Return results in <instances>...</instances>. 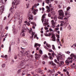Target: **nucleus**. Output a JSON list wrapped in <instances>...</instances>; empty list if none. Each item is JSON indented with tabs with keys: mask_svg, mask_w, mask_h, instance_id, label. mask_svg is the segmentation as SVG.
Returning <instances> with one entry per match:
<instances>
[{
	"mask_svg": "<svg viewBox=\"0 0 76 76\" xmlns=\"http://www.w3.org/2000/svg\"><path fill=\"white\" fill-rule=\"evenodd\" d=\"M36 72H39V73H41V72L42 71L41 70V69H37L36 70Z\"/></svg>",
	"mask_w": 76,
	"mask_h": 76,
	"instance_id": "obj_25",
	"label": "nucleus"
},
{
	"mask_svg": "<svg viewBox=\"0 0 76 76\" xmlns=\"http://www.w3.org/2000/svg\"><path fill=\"white\" fill-rule=\"evenodd\" d=\"M49 7H52V5L51 4H50L49 5Z\"/></svg>",
	"mask_w": 76,
	"mask_h": 76,
	"instance_id": "obj_60",
	"label": "nucleus"
},
{
	"mask_svg": "<svg viewBox=\"0 0 76 76\" xmlns=\"http://www.w3.org/2000/svg\"><path fill=\"white\" fill-rule=\"evenodd\" d=\"M70 57H71V58H67L68 60H72L73 59V57H75V55H74V54L72 53L70 56Z\"/></svg>",
	"mask_w": 76,
	"mask_h": 76,
	"instance_id": "obj_12",
	"label": "nucleus"
},
{
	"mask_svg": "<svg viewBox=\"0 0 76 76\" xmlns=\"http://www.w3.org/2000/svg\"><path fill=\"white\" fill-rule=\"evenodd\" d=\"M54 70H49L48 71V73H50V75L51 76V75H52V74H53V73L54 72Z\"/></svg>",
	"mask_w": 76,
	"mask_h": 76,
	"instance_id": "obj_19",
	"label": "nucleus"
},
{
	"mask_svg": "<svg viewBox=\"0 0 76 76\" xmlns=\"http://www.w3.org/2000/svg\"><path fill=\"white\" fill-rule=\"evenodd\" d=\"M72 60H71V61H68V60H66V61H65V63H66V64L67 65H69V63H72Z\"/></svg>",
	"mask_w": 76,
	"mask_h": 76,
	"instance_id": "obj_18",
	"label": "nucleus"
},
{
	"mask_svg": "<svg viewBox=\"0 0 76 76\" xmlns=\"http://www.w3.org/2000/svg\"><path fill=\"white\" fill-rule=\"evenodd\" d=\"M29 20H33V18L32 17H33V15H29Z\"/></svg>",
	"mask_w": 76,
	"mask_h": 76,
	"instance_id": "obj_23",
	"label": "nucleus"
},
{
	"mask_svg": "<svg viewBox=\"0 0 76 76\" xmlns=\"http://www.w3.org/2000/svg\"><path fill=\"white\" fill-rule=\"evenodd\" d=\"M12 27L13 28V30H12L13 31V33L14 35H16V34H17L18 32V31L16 29H14V28H13V26H12Z\"/></svg>",
	"mask_w": 76,
	"mask_h": 76,
	"instance_id": "obj_14",
	"label": "nucleus"
},
{
	"mask_svg": "<svg viewBox=\"0 0 76 76\" xmlns=\"http://www.w3.org/2000/svg\"><path fill=\"white\" fill-rule=\"evenodd\" d=\"M48 58V57L47 56L46 54H45L43 56L42 59L43 60H47Z\"/></svg>",
	"mask_w": 76,
	"mask_h": 76,
	"instance_id": "obj_10",
	"label": "nucleus"
},
{
	"mask_svg": "<svg viewBox=\"0 0 76 76\" xmlns=\"http://www.w3.org/2000/svg\"><path fill=\"white\" fill-rule=\"evenodd\" d=\"M21 18H20V16H19V15L18 16V20H19V23H21V22H22V17H21Z\"/></svg>",
	"mask_w": 76,
	"mask_h": 76,
	"instance_id": "obj_16",
	"label": "nucleus"
},
{
	"mask_svg": "<svg viewBox=\"0 0 76 76\" xmlns=\"http://www.w3.org/2000/svg\"><path fill=\"white\" fill-rule=\"evenodd\" d=\"M24 23H26V24H27V25H28V26H29L30 25V23H29V22L27 21H25Z\"/></svg>",
	"mask_w": 76,
	"mask_h": 76,
	"instance_id": "obj_27",
	"label": "nucleus"
},
{
	"mask_svg": "<svg viewBox=\"0 0 76 76\" xmlns=\"http://www.w3.org/2000/svg\"><path fill=\"white\" fill-rule=\"evenodd\" d=\"M64 20H65V21L66 22H67V21H68V20H69V19H68L67 18H64Z\"/></svg>",
	"mask_w": 76,
	"mask_h": 76,
	"instance_id": "obj_35",
	"label": "nucleus"
},
{
	"mask_svg": "<svg viewBox=\"0 0 76 76\" xmlns=\"http://www.w3.org/2000/svg\"><path fill=\"white\" fill-rule=\"evenodd\" d=\"M24 32H25V29L23 28H22V30L21 31V32L20 33V35L21 36V37H25V33H24Z\"/></svg>",
	"mask_w": 76,
	"mask_h": 76,
	"instance_id": "obj_8",
	"label": "nucleus"
},
{
	"mask_svg": "<svg viewBox=\"0 0 76 76\" xmlns=\"http://www.w3.org/2000/svg\"><path fill=\"white\" fill-rule=\"evenodd\" d=\"M44 29H45V30H47V29H48V27H47L45 26L44 27Z\"/></svg>",
	"mask_w": 76,
	"mask_h": 76,
	"instance_id": "obj_48",
	"label": "nucleus"
},
{
	"mask_svg": "<svg viewBox=\"0 0 76 76\" xmlns=\"http://www.w3.org/2000/svg\"><path fill=\"white\" fill-rule=\"evenodd\" d=\"M54 55H56V54L53 53L52 54V56L53 57H54Z\"/></svg>",
	"mask_w": 76,
	"mask_h": 76,
	"instance_id": "obj_43",
	"label": "nucleus"
},
{
	"mask_svg": "<svg viewBox=\"0 0 76 76\" xmlns=\"http://www.w3.org/2000/svg\"><path fill=\"white\" fill-rule=\"evenodd\" d=\"M54 0H45V2L48 4H49V3H50L51 1H53Z\"/></svg>",
	"mask_w": 76,
	"mask_h": 76,
	"instance_id": "obj_17",
	"label": "nucleus"
},
{
	"mask_svg": "<svg viewBox=\"0 0 76 76\" xmlns=\"http://www.w3.org/2000/svg\"><path fill=\"white\" fill-rule=\"evenodd\" d=\"M54 61L55 63H57V64L58 63V62H57V61L56 59H55Z\"/></svg>",
	"mask_w": 76,
	"mask_h": 76,
	"instance_id": "obj_44",
	"label": "nucleus"
},
{
	"mask_svg": "<svg viewBox=\"0 0 76 76\" xmlns=\"http://www.w3.org/2000/svg\"><path fill=\"white\" fill-rule=\"evenodd\" d=\"M4 6H2L1 7H0V12H1V13H2L3 11H4Z\"/></svg>",
	"mask_w": 76,
	"mask_h": 76,
	"instance_id": "obj_13",
	"label": "nucleus"
},
{
	"mask_svg": "<svg viewBox=\"0 0 76 76\" xmlns=\"http://www.w3.org/2000/svg\"><path fill=\"white\" fill-rule=\"evenodd\" d=\"M23 66V62H21L18 64V67L19 69L21 67H22Z\"/></svg>",
	"mask_w": 76,
	"mask_h": 76,
	"instance_id": "obj_9",
	"label": "nucleus"
},
{
	"mask_svg": "<svg viewBox=\"0 0 76 76\" xmlns=\"http://www.w3.org/2000/svg\"><path fill=\"white\" fill-rule=\"evenodd\" d=\"M20 72H21V69H18V73H20Z\"/></svg>",
	"mask_w": 76,
	"mask_h": 76,
	"instance_id": "obj_39",
	"label": "nucleus"
},
{
	"mask_svg": "<svg viewBox=\"0 0 76 76\" xmlns=\"http://www.w3.org/2000/svg\"><path fill=\"white\" fill-rule=\"evenodd\" d=\"M66 73L67 75H68L69 73V71H66Z\"/></svg>",
	"mask_w": 76,
	"mask_h": 76,
	"instance_id": "obj_62",
	"label": "nucleus"
},
{
	"mask_svg": "<svg viewBox=\"0 0 76 76\" xmlns=\"http://www.w3.org/2000/svg\"><path fill=\"white\" fill-rule=\"evenodd\" d=\"M64 64V62H63V61H61L60 64V66H61V65H63Z\"/></svg>",
	"mask_w": 76,
	"mask_h": 76,
	"instance_id": "obj_29",
	"label": "nucleus"
},
{
	"mask_svg": "<svg viewBox=\"0 0 76 76\" xmlns=\"http://www.w3.org/2000/svg\"><path fill=\"white\" fill-rule=\"evenodd\" d=\"M0 3H1L3 4L4 3L3 0H0Z\"/></svg>",
	"mask_w": 76,
	"mask_h": 76,
	"instance_id": "obj_42",
	"label": "nucleus"
},
{
	"mask_svg": "<svg viewBox=\"0 0 76 76\" xmlns=\"http://www.w3.org/2000/svg\"><path fill=\"white\" fill-rule=\"evenodd\" d=\"M61 23L63 24V23H64V21H61Z\"/></svg>",
	"mask_w": 76,
	"mask_h": 76,
	"instance_id": "obj_61",
	"label": "nucleus"
},
{
	"mask_svg": "<svg viewBox=\"0 0 76 76\" xmlns=\"http://www.w3.org/2000/svg\"><path fill=\"white\" fill-rule=\"evenodd\" d=\"M16 18H15L14 19V22H15V21H16Z\"/></svg>",
	"mask_w": 76,
	"mask_h": 76,
	"instance_id": "obj_64",
	"label": "nucleus"
},
{
	"mask_svg": "<svg viewBox=\"0 0 76 76\" xmlns=\"http://www.w3.org/2000/svg\"><path fill=\"white\" fill-rule=\"evenodd\" d=\"M22 45H24V46H26L27 45V42H26V41H24L22 43Z\"/></svg>",
	"mask_w": 76,
	"mask_h": 76,
	"instance_id": "obj_21",
	"label": "nucleus"
},
{
	"mask_svg": "<svg viewBox=\"0 0 76 76\" xmlns=\"http://www.w3.org/2000/svg\"><path fill=\"white\" fill-rule=\"evenodd\" d=\"M70 8H71L70 7H69L67 8L66 12H67V11H69V10H70Z\"/></svg>",
	"mask_w": 76,
	"mask_h": 76,
	"instance_id": "obj_33",
	"label": "nucleus"
},
{
	"mask_svg": "<svg viewBox=\"0 0 76 76\" xmlns=\"http://www.w3.org/2000/svg\"><path fill=\"white\" fill-rule=\"evenodd\" d=\"M58 12L59 13V16L58 17V18L59 19H61V20H62V19H63V18L64 17V12L62 10H59L58 11Z\"/></svg>",
	"mask_w": 76,
	"mask_h": 76,
	"instance_id": "obj_2",
	"label": "nucleus"
},
{
	"mask_svg": "<svg viewBox=\"0 0 76 76\" xmlns=\"http://www.w3.org/2000/svg\"><path fill=\"white\" fill-rule=\"evenodd\" d=\"M52 28H54L56 26H55V25H54V24H52Z\"/></svg>",
	"mask_w": 76,
	"mask_h": 76,
	"instance_id": "obj_46",
	"label": "nucleus"
},
{
	"mask_svg": "<svg viewBox=\"0 0 76 76\" xmlns=\"http://www.w3.org/2000/svg\"><path fill=\"white\" fill-rule=\"evenodd\" d=\"M65 14V15L66 16H67V18H69V17H70V13H68L67 11H66Z\"/></svg>",
	"mask_w": 76,
	"mask_h": 76,
	"instance_id": "obj_15",
	"label": "nucleus"
},
{
	"mask_svg": "<svg viewBox=\"0 0 76 76\" xmlns=\"http://www.w3.org/2000/svg\"><path fill=\"white\" fill-rule=\"evenodd\" d=\"M46 9H50V7L48 6H46Z\"/></svg>",
	"mask_w": 76,
	"mask_h": 76,
	"instance_id": "obj_45",
	"label": "nucleus"
},
{
	"mask_svg": "<svg viewBox=\"0 0 76 76\" xmlns=\"http://www.w3.org/2000/svg\"><path fill=\"white\" fill-rule=\"evenodd\" d=\"M51 24H52V25H55V23H54V20H52L51 21Z\"/></svg>",
	"mask_w": 76,
	"mask_h": 76,
	"instance_id": "obj_34",
	"label": "nucleus"
},
{
	"mask_svg": "<svg viewBox=\"0 0 76 76\" xmlns=\"http://www.w3.org/2000/svg\"><path fill=\"white\" fill-rule=\"evenodd\" d=\"M48 51L49 52H53V50L51 49H49Z\"/></svg>",
	"mask_w": 76,
	"mask_h": 76,
	"instance_id": "obj_47",
	"label": "nucleus"
},
{
	"mask_svg": "<svg viewBox=\"0 0 76 76\" xmlns=\"http://www.w3.org/2000/svg\"><path fill=\"white\" fill-rule=\"evenodd\" d=\"M26 30L27 31H29V33H31V32H32V29L31 28H30V30H29L28 28H27Z\"/></svg>",
	"mask_w": 76,
	"mask_h": 76,
	"instance_id": "obj_22",
	"label": "nucleus"
},
{
	"mask_svg": "<svg viewBox=\"0 0 76 76\" xmlns=\"http://www.w3.org/2000/svg\"><path fill=\"white\" fill-rule=\"evenodd\" d=\"M35 34V32H34L33 31L32 32V33H31L32 36L31 37V38L32 40L33 39H32V38H33V37L34 35V34Z\"/></svg>",
	"mask_w": 76,
	"mask_h": 76,
	"instance_id": "obj_26",
	"label": "nucleus"
},
{
	"mask_svg": "<svg viewBox=\"0 0 76 76\" xmlns=\"http://www.w3.org/2000/svg\"><path fill=\"white\" fill-rule=\"evenodd\" d=\"M25 55H26L27 57H32V55L31 54V53L27 51L25 53Z\"/></svg>",
	"mask_w": 76,
	"mask_h": 76,
	"instance_id": "obj_5",
	"label": "nucleus"
},
{
	"mask_svg": "<svg viewBox=\"0 0 76 76\" xmlns=\"http://www.w3.org/2000/svg\"><path fill=\"white\" fill-rule=\"evenodd\" d=\"M51 38L52 39V41H56V37L54 36H52Z\"/></svg>",
	"mask_w": 76,
	"mask_h": 76,
	"instance_id": "obj_20",
	"label": "nucleus"
},
{
	"mask_svg": "<svg viewBox=\"0 0 76 76\" xmlns=\"http://www.w3.org/2000/svg\"><path fill=\"white\" fill-rule=\"evenodd\" d=\"M11 51V46L10 45L9 48V53H10Z\"/></svg>",
	"mask_w": 76,
	"mask_h": 76,
	"instance_id": "obj_41",
	"label": "nucleus"
},
{
	"mask_svg": "<svg viewBox=\"0 0 76 76\" xmlns=\"http://www.w3.org/2000/svg\"><path fill=\"white\" fill-rule=\"evenodd\" d=\"M42 64H45V61H43L42 62Z\"/></svg>",
	"mask_w": 76,
	"mask_h": 76,
	"instance_id": "obj_55",
	"label": "nucleus"
},
{
	"mask_svg": "<svg viewBox=\"0 0 76 76\" xmlns=\"http://www.w3.org/2000/svg\"><path fill=\"white\" fill-rule=\"evenodd\" d=\"M7 35H8V34L7 33L5 36V38H6Z\"/></svg>",
	"mask_w": 76,
	"mask_h": 76,
	"instance_id": "obj_52",
	"label": "nucleus"
},
{
	"mask_svg": "<svg viewBox=\"0 0 76 76\" xmlns=\"http://www.w3.org/2000/svg\"><path fill=\"white\" fill-rule=\"evenodd\" d=\"M52 49L54 50H55L56 49L55 48V46H54V45H52Z\"/></svg>",
	"mask_w": 76,
	"mask_h": 76,
	"instance_id": "obj_36",
	"label": "nucleus"
},
{
	"mask_svg": "<svg viewBox=\"0 0 76 76\" xmlns=\"http://www.w3.org/2000/svg\"><path fill=\"white\" fill-rule=\"evenodd\" d=\"M61 54H58V56H57V58L58 60V61H59V60H60V58H61V59H63V58H61Z\"/></svg>",
	"mask_w": 76,
	"mask_h": 76,
	"instance_id": "obj_11",
	"label": "nucleus"
},
{
	"mask_svg": "<svg viewBox=\"0 0 76 76\" xmlns=\"http://www.w3.org/2000/svg\"><path fill=\"white\" fill-rule=\"evenodd\" d=\"M57 16L56 15L54 17V19L55 20H57Z\"/></svg>",
	"mask_w": 76,
	"mask_h": 76,
	"instance_id": "obj_37",
	"label": "nucleus"
},
{
	"mask_svg": "<svg viewBox=\"0 0 76 76\" xmlns=\"http://www.w3.org/2000/svg\"><path fill=\"white\" fill-rule=\"evenodd\" d=\"M56 41L58 42H59L60 41V39H56Z\"/></svg>",
	"mask_w": 76,
	"mask_h": 76,
	"instance_id": "obj_50",
	"label": "nucleus"
},
{
	"mask_svg": "<svg viewBox=\"0 0 76 76\" xmlns=\"http://www.w3.org/2000/svg\"><path fill=\"white\" fill-rule=\"evenodd\" d=\"M41 46V44H38L37 43H35L34 44V47L36 48V50H39V47Z\"/></svg>",
	"mask_w": 76,
	"mask_h": 76,
	"instance_id": "obj_6",
	"label": "nucleus"
},
{
	"mask_svg": "<svg viewBox=\"0 0 76 76\" xmlns=\"http://www.w3.org/2000/svg\"><path fill=\"white\" fill-rule=\"evenodd\" d=\"M49 58L51 60H52L53 59V58L51 56H49Z\"/></svg>",
	"mask_w": 76,
	"mask_h": 76,
	"instance_id": "obj_38",
	"label": "nucleus"
},
{
	"mask_svg": "<svg viewBox=\"0 0 76 76\" xmlns=\"http://www.w3.org/2000/svg\"><path fill=\"white\" fill-rule=\"evenodd\" d=\"M1 57H2V58H4V55H1Z\"/></svg>",
	"mask_w": 76,
	"mask_h": 76,
	"instance_id": "obj_56",
	"label": "nucleus"
},
{
	"mask_svg": "<svg viewBox=\"0 0 76 76\" xmlns=\"http://www.w3.org/2000/svg\"><path fill=\"white\" fill-rule=\"evenodd\" d=\"M15 0H14V1H12V4L14 5H16L17 6L18 4H19V3H20V1H15Z\"/></svg>",
	"mask_w": 76,
	"mask_h": 76,
	"instance_id": "obj_7",
	"label": "nucleus"
},
{
	"mask_svg": "<svg viewBox=\"0 0 76 76\" xmlns=\"http://www.w3.org/2000/svg\"><path fill=\"white\" fill-rule=\"evenodd\" d=\"M30 5L28 3H27L26 4V6L27 7L26 9H28V7H29V5Z\"/></svg>",
	"mask_w": 76,
	"mask_h": 76,
	"instance_id": "obj_31",
	"label": "nucleus"
},
{
	"mask_svg": "<svg viewBox=\"0 0 76 76\" xmlns=\"http://www.w3.org/2000/svg\"><path fill=\"white\" fill-rule=\"evenodd\" d=\"M5 66H6V64L5 63L4 64L1 65V67H3V68L5 67Z\"/></svg>",
	"mask_w": 76,
	"mask_h": 76,
	"instance_id": "obj_32",
	"label": "nucleus"
},
{
	"mask_svg": "<svg viewBox=\"0 0 76 76\" xmlns=\"http://www.w3.org/2000/svg\"><path fill=\"white\" fill-rule=\"evenodd\" d=\"M48 56H51V54L50 53H48Z\"/></svg>",
	"mask_w": 76,
	"mask_h": 76,
	"instance_id": "obj_63",
	"label": "nucleus"
},
{
	"mask_svg": "<svg viewBox=\"0 0 76 76\" xmlns=\"http://www.w3.org/2000/svg\"><path fill=\"white\" fill-rule=\"evenodd\" d=\"M27 73H28V72L26 71H23L22 73V76H23L24 75H26Z\"/></svg>",
	"mask_w": 76,
	"mask_h": 76,
	"instance_id": "obj_24",
	"label": "nucleus"
},
{
	"mask_svg": "<svg viewBox=\"0 0 76 76\" xmlns=\"http://www.w3.org/2000/svg\"><path fill=\"white\" fill-rule=\"evenodd\" d=\"M37 35L36 34H35L34 36V38H35L36 37H37Z\"/></svg>",
	"mask_w": 76,
	"mask_h": 76,
	"instance_id": "obj_58",
	"label": "nucleus"
},
{
	"mask_svg": "<svg viewBox=\"0 0 76 76\" xmlns=\"http://www.w3.org/2000/svg\"><path fill=\"white\" fill-rule=\"evenodd\" d=\"M6 17H5L4 18V20H6Z\"/></svg>",
	"mask_w": 76,
	"mask_h": 76,
	"instance_id": "obj_59",
	"label": "nucleus"
},
{
	"mask_svg": "<svg viewBox=\"0 0 76 76\" xmlns=\"http://www.w3.org/2000/svg\"><path fill=\"white\" fill-rule=\"evenodd\" d=\"M70 52L69 51H68L66 52V54H70Z\"/></svg>",
	"mask_w": 76,
	"mask_h": 76,
	"instance_id": "obj_54",
	"label": "nucleus"
},
{
	"mask_svg": "<svg viewBox=\"0 0 76 76\" xmlns=\"http://www.w3.org/2000/svg\"><path fill=\"white\" fill-rule=\"evenodd\" d=\"M18 57H17V56L16 55H15L14 56V59H17V58Z\"/></svg>",
	"mask_w": 76,
	"mask_h": 76,
	"instance_id": "obj_40",
	"label": "nucleus"
},
{
	"mask_svg": "<svg viewBox=\"0 0 76 76\" xmlns=\"http://www.w3.org/2000/svg\"><path fill=\"white\" fill-rule=\"evenodd\" d=\"M47 12H50V9H48L47 10Z\"/></svg>",
	"mask_w": 76,
	"mask_h": 76,
	"instance_id": "obj_53",
	"label": "nucleus"
},
{
	"mask_svg": "<svg viewBox=\"0 0 76 76\" xmlns=\"http://www.w3.org/2000/svg\"><path fill=\"white\" fill-rule=\"evenodd\" d=\"M40 53L39 54H37V53H36L35 55L36 56L35 57V58L36 59H37V60H39L41 56V54H42V51L41 50L39 51Z\"/></svg>",
	"mask_w": 76,
	"mask_h": 76,
	"instance_id": "obj_4",
	"label": "nucleus"
},
{
	"mask_svg": "<svg viewBox=\"0 0 76 76\" xmlns=\"http://www.w3.org/2000/svg\"><path fill=\"white\" fill-rule=\"evenodd\" d=\"M44 20L45 22V23H43V24L44 26H46V25H47L48 24V20H47V19H45V17L44 15H43L42 16V23L44 22Z\"/></svg>",
	"mask_w": 76,
	"mask_h": 76,
	"instance_id": "obj_3",
	"label": "nucleus"
},
{
	"mask_svg": "<svg viewBox=\"0 0 76 76\" xmlns=\"http://www.w3.org/2000/svg\"><path fill=\"white\" fill-rule=\"evenodd\" d=\"M44 4H45V3H44V1H43L42 4V6H44Z\"/></svg>",
	"mask_w": 76,
	"mask_h": 76,
	"instance_id": "obj_51",
	"label": "nucleus"
},
{
	"mask_svg": "<svg viewBox=\"0 0 76 76\" xmlns=\"http://www.w3.org/2000/svg\"><path fill=\"white\" fill-rule=\"evenodd\" d=\"M46 45L47 47L50 48L51 47V46L50 45L48 44V43H46Z\"/></svg>",
	"mask_w": 76,
	"mask_h": 76,
	"instance_id": "obj_30",
	"label": "nucleus"
},
{
	"mask_svg": "<svg viewBox=\"0 0 76 76\" xmlns=\"http://www.w3.org/2000/svg\"><path fill=\"white\" fill-rule=\"evenodd\" d=\"M39 5V3H38L37 4H35L34 6H33L32 7V8L31 9V10L32 11L33 13H34V15H35L37 14V12H38V10H35V9H34V8L35 7V8H37V6H38Z\"/></svg>",
	"mask_w": 76,
	"mask_h": 76,
	"instance_id": "obj_1",
	"label": "nucleus"
},
{
	"mask_svg": "<svg viewBox=\"0 0 76 76\" xmlns=\"http://www.w3.org/2000/svg\"><path fill=\"white\" fill-rule=\"evenodd\" d=\"M49 63L50 64H52L53 66H54L55 65V64H54L53 62V61H49Z\"/></svg>",
	"mask_w": 76,
	"mask_h": 76,
	"instance_id": "obj_28",
	"label": "nucleus"
},
{
	"mask_svg": "<svg viewBox=\"0 0 76 76\" xmlns=\"http://www.w3.org/2000/svg\"><path fill=\"white\" fill-rule=\"evenodd\" d=\"M5 58H7V55H6L4 56V57Z\"/></svg>",
	"mask_w": 76,
	"mask_h": 76,
	"instance_id": "obj_49",
	"label": "nucleus"
},
{
	"mask_svg": "<svg viewBox=\"0 0 76 76\" xmlns=\"http://www.w3.org/2000/svg\"><path fill=\"white\" fill-rule=\"evenodd\" d=\"M49 31H50L51 32L52 31H53V30L51 28H50Z\"/></svg>",
	"mask_w": 76,
	"mask_h": 76,
	"instance_id": "obj_57",
	"label": "nucleus"
}]
</instances>
